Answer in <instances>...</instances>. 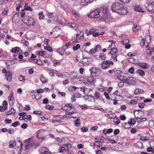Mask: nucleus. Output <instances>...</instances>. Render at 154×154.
<instances>
[{
	"mask_svg": "<svg viewBox=\"0 0 154 154\" xmlns=\"http://www.w3.org/2000/svg\"><path fill=\"white\" fill-rule=\"evenodd\" d=\"M111 9L113 12H116L120 15H125L128 12L126 8L124 7L122 4L118 2L113 3Z\"/></svg>",
	"mask_w": 154,
	"mask_h": 154,
	"instance_id": "1",
	"label": "nucleus"
},
{
	"mask_svg": "<svg viewBox=\"0 0 154 154\" xmlns=\"http://www.w3.org/2000/svg\"><path fill=\"white\" fill-rule=\"evenodd\" d=\"M100 16V20L105 21H106L108 18V15L107 13V8L103 7L102 8Z\"/></svg>",
	"mask_w": 154,
	"mask_h": 154,
	"instance_id": "2",
	"label": "nucleus"
},
{
	"mask_svg": "<svg viewBox=\"0 0 154 154\" xmlns=\"http://www.w3.org/2000/svg\"><path fill=\"white\" fill-rule=\"evenodd\" d=\"M91 75L95 77H98L100 73V71L99 69L94 67H91L89 69Z\"/></svg>",
	"mask_w": 154,
	"mask_h": 154,
	"instance_id": "3",
	"label": "nucleus"
},
{
	"mask_svg": "<svg viewBox=\"0 0 154 154\" xmlns=\"http://www.w3.org/2000/svg\"><path fill=\"white\" fill-rule=\"evenodd\" d=\"M113 65V62L111 60L103 61L102 64L101 66L103 69H107L109 67Z\"/></svg>",
	"mask_w": 154,
	"mask_h": 154,
	"instance_id": "4",
	"label": "nucleus"
},
{
	"mask_svg": "<svg viewBox=\"0 0 154 154\" xmlns=\"http://www.w3.org/2000/svg\"><path fill=\"white\" fill-rule=\"evenodd\" d=\"M100 12V10L96 9L91 12L88 15V16L89 17L91 18H97L100 17V15L99 14Z\"/></svg>",
	"mask_w": 154,
	"mask_h": 154,
	"instance_id": "5",
	"label": "nucleus"
},
{
	"mask_svg": "<svg viewBox=\"0 0 154 154\" xmlns=\"http://www.w3.org/2000/svg\"><path fill=\"white\" fill-rule=\"evenodd\" d=\"M45 130L43 129H41L37 131L36 137L39 139H44L46 136Z\"/></svg>",
	"mask_w": 154,
	"mask_h": 154,
	"instance_id": "6",
	"label": "nucleus"
},
{
	"mask_svg": "<svg viewBox=\"0 0 154 154\" xmlns=\"http://www.w3.org/2000/svg\"><path fill=\"white\" fill-rule=\"evenodd\" d=\"M136 82V79L132 77H125L124 82L128 84H132Z\"/></svg>",
	"mask_w": 154,
	"mask_h": 154,
	"instance_id": "7",
	"label": "nucleus"
},
{
	"mask_svg": "<svg viewBox=\"0 0 154 154\" xmlns=\"http://www.w3.org/2000/svg\"><path fill=\"white\" fill-rule=\"evenodd\" d=\"M85 80H86V79H84L83 77L80 78L78 76L73 77L71 79V80L72 82L77 83H78L79 82H81V80L84 82Z\"/></svg>",
	"mask_w": 154,
	"mask_h": 154,
	"instance_id": "8",
	"label": "nucleus"
},
{
	"mask_svg": "<svg viewBox=\"0 0 154 154\" xmlns=\"http://www.w3.org/2000/svg\"><path fill=\"white\" fill-rule=\"evenodd\" d=\"M60 30L57 27H55L53 29V32H51L50 33L51 35L54 34V35L55 38H57L59 36L60 34Z\"/></svg>",
	"mask_w": 154,
	"mask_h": 154,
	"instance_id": "9",
	"label": "nucleus"
},
{
	"mask_svg": "<svg viewBox=\"0 0 154 154\" xmlns=\"http://www.w3.org/2000/svg\"><path fill=\"white\" fill-rule=\"evenodd\" d=\"M152 4V2L150 3L148 2L145 4V6L147 11L153 13V7Z\"/></svg>",
	"mask_w": 154,
	"mask_h": 154,
	"instance_id": "10",
	"label": "nucleus"
},
{
	"mask_svg": "<svg viewBox=\"0 0 154 154\" xmlns=\"http://www.w3.org/2000/svg\"><path fill=\"white\" fill-rule=\"evenodd\" d=\"M12 72L11 71H8L5 74V77L8 82H10L11 81L12 79Z\"/></svg>",
	"mask_w": 154,
	"mask_h": 154,
	"instance_id": "11",
	"label": "nucleus"
},
{
	"mask_svg": "<svg viewBox=\"0 0 154 154\" xmlns=\"http://www.w3.org/2000/svg\"><path fill=\"white\" fill-rule=\"evenodd\" d=\"M83 32L81 31H78L76 34V41H79L84 37Z\"/></svg>",
	"mask_w": 154,
	"mask_h": 154,
	"instance_id": "12",
	"label": "nucleus"
},
{
	"mask_svg": "<svg viewBox=\"0 0 154 154\" xmlns=\"http://www.w3.org/2000/svg\"><path fill=\"white\" fill-rule=\"evenodd\" d=\"M26 23L28 25L31 26H34L35 23L33 19L30 17H28Z\"/></svg>",
	"mask_w": 154,
	"mask_h": 154,
	"instance_id": "13",
	"label": "nucleus"
},
{
	"mask_svg": "<svg viewBox=\"0 0 154 154\" xmlns=\"http://www.w3.org/2000/svg\"><path fill=\"white\" fill-rule=\"evenodd\" d=\"M87 81L88 82H89V83L93 85L94 84V83L95 82V78L92 76L91 75L90 77H89L87 79H86V80H85V81H84V83L85 85H86V83H85V82Z\"/></svg>",
	"mask_w": 154,
	"mask_h": 154,
	"instance_id": "14",
	"label": "nucleus"
},
{
	"mask_svg": "<svg viewBox=\"0 0 154 154\" xmlns=\"http://www.w3.org/2000/svg\"><path fill=\"white\" fill-rule=\"evenodd\" d=\"M136 123L135 121L133 119H131L130 121L128 122V124L125 123V128H128L130 127V125H134Z\"/></svg>",
	"mask_w": 154,
	"mask_h": 154,
	"instance_id": "15",
	"label": "nucleus"
},
{
	"mask_svg": "<svg viewBox=\"0 0 154 154\" xmlns=\"http://www.w3.org/2000/svg\"><path fill=\"white\" fill-rule=\"evenodd\" d=\"M140 112H142V111L141 110H139L134 111V115L135 116L136 119L137 120H138V119H140L142 121H140L141 122L146 121L147 120V119L146 118H141L140 117H139L138 116H135V113H137V114H138L139 113H140Z\"/></svg>",
	"mask_w": 154,
	"mask_h": 154,
	"instance_id": "16",
	"label": "nucleus"
},
{
	"mask_svg": "<svg viewBox=\"0 0 154 154\" xmlns=\"http://www.w3.org/2000/svg\"><path fill=\"white\" fill-rule=\"evenodd\" d=\"M85 100H88V101L91 102L93 101H95V98L93 96L90 95H85L83 97Z\"/></svg>",
	"mask_w": 154,
	"mask_h": 154,
	"instance_id": "17",
	"label": "nucleus"
},
{
	"mask_svg": "<svg viewBox=\"0 0 154 154\" xmlns=\"http://www.w3.org/2000/svg\"><path fill=\"white\" fill-rule=\"evenodd\" d=\"M147 54L149 56L151 55L153 53H154V48L153 47L150 49L148 46V44L146 47Z\"/></svg>",
	"mask_w": 154,
	"mask_h": 154,
	"instance_id": "18",
	"label": "nucleus"
},
{
	"mask_svg": "<svg viewBox=\"0 0 154 154\" xmlns=\"http://www.w3.org/2000/svg\"><path fill=\"white\" fill-rule=\"evenodd\" d=\"M67 26L69 27L72 28L75 30H77L78 29V25L74 23H68L67 24Z\"/></svg>",
	"mask_w": 154,
	"mask_h": 154,
	"instance_id": "19",
	"label": "nucleus"
},
{
	"mask_svg": "<svg viewBox=\"0 0 154 154\" xmlns=\"http://www.w3.org/2000/svg\"><path fill=\"white\" fill-rule=\"evenodd\" d=\"M34 142L33 140L31 139H28L26 140L25 143L27 146H31L34 143Z\"/></svg>",
	"mask_w": 154,
	"mask_h": 154,
	"instance_id": "20",
	"label": "nucleus"
},
{
	"mask_svg": "<svg viewBox=\"0 0 154 154\" xmlns=\"http://www.w3.org/2000/svg\"><path fill=\"white\" fill-rule=\"evenodd\" d=\"M72 107V104H68L62 107V109L66 111H69L71 109Z\"/></svg>",
	"mask_w": 154,
	"mask_h": 154,
	"instance_id": "21",
	"label": "nucleus"
},
{
	"mask_svg": "<svg viewBox=\"0 0 154 154\" xmlns=\"http://www.w3.org/2000/svg\"><path fill=\"white\" fill-rule=\"evenodd\" d=\"M137 64L140 66L144 69H146L149 67V65L146 63H137Z\"/></svg>",
	"mask_w": 154,
	"mask_h": 154,
	"instance_id": "22",
	"label": "nucleus"
},
{
	"mask_svg": "<svg viewBox=\"0 0 154 154\" xmlns=\"http://www.w3.org/2000/svg\"><path fill=\"white\" fill-rule=\"evenodd\" d=\"M16 144V142L14 140H11L9 143V147L12 148L14 147Z\"/></svg>",
	"mask_w": 154,
	"mask_h": 154,
	"instance_id": "23",
	"label": "nucleus"
},
{
	"mask_svg": "<svg viewBox=\"0 0 154 154\" xmlns=\"http://www.w3.org/2000/svg\"><path fill=\"white\" fill-rule=\"evenodd\" d=\"M80 121V119L78 118L74 122V124L75 126L79 127L81 125Z\"/></svg>",
	"mask_w": 154,
	"mask_h": 154,
	"instance_id": "24",
	"label": "nucleus"
},
{
	"mask_svg": "<svg viewBox=\"0 0 154 154\" xmlns=\"http://www.w3.org/2000/svg\"><path fill=\"white\" fill-rule=\"evenodd\" d=\"M110 50L109 52V54L112 55L115 54L118 52V50L117 48L115 47L110 48Z\"/></svg>",
	"mask_w": 154,
	"mask_h": 154,
	"instance_id": "25",
	"label": "nucleus"
},
{
	"mask_svg": "<svg viewBox=\"0 0 154 154\" xmlns=\"http://www.w3.org/2000/svg\"><path fill=\"white\" fill-rule=\"evenodd\" d=\"M134 10L138 12L142 11V9L138 5H136L134 7Z\"/></svg>",
	"mask_w": 154,
	"mask_h": 154,
	"instance_id": "26",
	"label": "nucleus"
},
{
	"mask_svg": "<svg viewBox=\"0 0 154 154\" xmlns=\"http://www.w3.org/2000/svg\"><path fill=\"white\" fill-rule=\"evenodd\" d=\"M40 80L43 83H46L48 82V79L45 78L43 75H42L40 76Z\"/></svg>",
	"mask_w": 154,
	"mask_h": 154,
	"instance_id": "27",
	"label": "nucleus"
},
{
	"mask_svg": "<svg viewBox=\"0 0 154 154\" xmlns=\"http://www.w3.org/2000/svg\"><path fill=\"white\" fill-rule=\"evenodd\" d=\"M95 97L97 100L100 99L102 97L100 95V93L98 91H96L94 94Z\"/></svg>",
	"mask_w": 154,
	"mask_h": 154,
	"instance_id": "28",
	"label": "nucleus"
},
{
	"mask_svg": "<svg viewBox=\"0 0 154 154\" xmlns=\"http://www.w3.org/2000/svg\"><path fill=\"white\" fill-rule=\"evenodd\" d=\"M144 92L143 91L139 88H136L134 91V93L136 94H137L138 93H142Z\"/></svg>",
	"mask_w": 154,
	"mask_h": 154,
	"instance_id": "29",
	"label": "nucleus"
},
{
	"mask_svg": "<svg viewBox=\"0 0 154 154\" xmlns=\"http://www.w3.org/2000/svg\"><path fill=\"white\" fill-rule=\"evenodd\" d=\"M110 42H112V43H111V44L109 45V46L107 48V50H110V48H113L115 47V45L114 43H115V42L113 41L112 40L110 41Z\"/></svg>",
	"mask_w": 154,
	"mask_h": 154,
	"instance_id": "30",
	"label": "nucleus"
},
{
	"mask_svg": "<svg viewBox=\"0 0 154 154\" xmlns=\"http://www.w3.org/2000/svg\"><path fill=\"white\" fill-rule=\"evenodd\" d=\"M44 48L45 50H47L48 51L50 52H51L53 51L52 47L49 45H48L47 46H45Z\"/></svg>",
	"mask_w": 154,
	"mask_h": 154,
	"instance_id": "31",
	"label": "nucleus"
},
{
	"mask_svg": "<svg viewBox=\"0 0 154 154\" xmlns=\"http://www.w3.org/2000/svg\"><path fill=\"white\" fill-rule=\"evenodd\" d=\"M128 60L131 63L135 64H137V61L136 60H134V59L132 57H130L128 59Z\"/></svg>",
	"mask_w": 154,
	"mask_h": 154,
	"instance_id": "32",
	"label": "nucleus"
},
{
	"mask_svg": "<svg viewBox=\"0 0 154 154\" xmlns=\"http://www.w3.org/2000/svg\"><path fill=\"white\" fill-rule=\"evenodd\" d=\"M24 9L26 10L29 11H32V8L31 7H29L28 6V4H25Z\"/></svg>",
	"mask_w": 154,
	"mask_h": 154,
	"instance_id": "33",
	"label": "nucleus"
},
{
	"mask_svg": "<svg viewBox=\"0 0 154 154\" xmlns=\"http://www.w3.org/2000/svg\"><path fill=\"white\" fill-rule=\"evenodd\" d=\"M137 54V51H135L134 52H129L128 54V56L129 57H134Z\"/></svg>",
	"mask_w": 154,
	"mask_h": 154,
	"instance_id": "34",
	"label": "nucleus"
},
{
	"mask_svg": "<svg viewBox=\"0 0 154 154\" xmlns=\"http://www.w3.org/2000/svg\"><path fill=\"white\" fill-rule=\"evenodd\" d=\"M125 76L120 75L117 76V78L118 79H119L120 81H122L123 82H124V80H125Z\"/></svg>",
	"mask_w": 154,
	"mask_h": 154,
	"instance_id": "35",
	"label": "nucleus"
},
{
	"mask_svg": "<svg viewBox=\"0 0 154 154\" xmlns=\"http://www.w3.org/2000/svg\"><path fill=\"white\" fill-rule=\"evenodd\" d=\"M140 27L136 25L135 26H134L133 28V30L134 32H136L140 30Z\"/></svg>",
	"mask_w": 154,
	"mask_h": 154,
	"instance_id": "36",
	"label": "nucleus"
},
{
	"mask_svg": "<svg viewBox=\"0 0 154 154\" xmlns=\"http://www.w3.org/2000/svg\"><path fill=\"white\" fill-rule=\"evenodd\" d=\"M19 51V48L18 47H15L12 48L11 51L14 53H18Z\"/></svg>",
	"mask_w": 154,
	"mask_h": 154,
	"instance_id": "37",
	"label": "nucleus"
},
{
	"mask_svg": "<svg viewBox=\"0 0 154 154\" xmlns=\"http://www.w3.org/2000/svg\"><path fill=\"white\" fill-rule=\"evenodd\" d=\"M19 80L20 81L23 82L26 80L25 77L23 75H20L18 78Z\"/></svg>",
	"mask_w": 154,
	"mask_h": 154,
	"instance_id": "38",
	"label": "nucleus"
},
{
	"mask_svg": "<svg viewBox=\"0 0 154 154\" xmlns=\"http://www.w3.org/2000/svg\"><path fill=\"white\" fill-rule=\"evenodd\" d=\"M61 62V60H54L53 63L54 66H56L58 64L60 63Z\"/></svg>",
	"mask_w": 154,
	"mask_h": 154,
	"instance_id": "39",
	"label": "nucleus"
},
{
	"mask_svg": "<svg viewBox=\"0 0 154 154\" xmlns=\"http://www.w3.org/2000/svg\"><path fill=\"white\" fill-rule=\"evenodd\" d=\"M113 122L116 124L118 125L120 123V120L119 119L116 117L114 119Z\"/></svg>",
	"mask_w": 154,
	"mask_h": 154,
	"instance_id": "40",
	"label": "nucleus"
},
{
	"mask_svg": "<svg viewBox=\"0 0 154 154\" xmlns=\"http://www.w3.org/2000/svg\"><path fill=\"white\" fill-rule=\"evenodd\" d=\"M36 63L38 65H42L43 64V62L41 60H36Z\"/></svg>",
	"mask_w": 154,
	"mask_h": 154,
	"instance_id": "41",
	"label": "nucleus"
},
{
	"mask_svg": "<svg viewBox=\"0 0 154 154\" xmlns=\"http://www.w3.org/2000/svg\"><path fill=\"white\" fill-rule=\"evenodd\" d=\"M137 72L139 75L141 76H144L145 75V72L144 71L141 69H138L137 70Z\"/></svg>",
	"mask_w": 154,
	"mask_h": 154,
	"instance_id": "42",
	"label": "nucleus"
},
{
	"mask_svg": "<svg viewBox=\"0 0 154 154\" xmlns=\"http://www.w3.org/2000/svg\"><path fill=\"white\" fill-rule=\"evenodd\" d=\"M80 48V45L78 44L76 45L75 46H74L73 47V49L74 51H76L78 49Z\"/></svg>",
	"mask_w": 154,
	"mask_h": 154,
	"instance_id": "43",
	"label": "nucleus"
},
{
	"mask_svg": "<svg viewBox=\"0 0 154 154\" xmlns=\"http://www.w3.org/2000/svg\"><path fill=\"white\" fill-rule=\"evenodd\" d=\"M95 140H95V143L97 144V146H102V143H101V142L100 141H99L97 140V139H95Z\"/></svg>",
	"mask_w": 154,
	"mask_h": 154,
	"instance_id": "44",
	"label": "nucleus"
},
{
	"mask_svg": "<svg viewBox=\"0 0 154 154\" xmlns=\"http://www.w3.org/2000/svg\"><path fill=\"white\" fill-rule=\"evenodd\" d=\"M96 50L95 51H100L101 50V47L100 45H97L96 46L95 48Z\"/></svg>",
	"mask_w": 154,
	"mask_h": 154,
	"instance_id": "45",
	"label": "nucleus"
},
{
	"mask_svg": "<svg viewBox=\"0 0 154 154\" xmlns=\"http://www.w3.org/2000/svg\"><path fill=\"white\" fill-rule=\"evenodd\" d=\"M99 57L102 60H105L106 58L105 57V54L103 53H101L99 56Z\"/></svg>",
	"mask_w": 154,
	"mask_h": 154,
	"instance_id": "46",
	"label": "nucleus"
},
{
	"mask_svg": "<svg viewBox=\"0 0 154 154\" xmlns=\"http://www.w3.org/2000/svg\"><path fill=\"white\" fill-rule=\"evenodd\" d=\"M104 116L110 119H112L113 117H114V116L112 114H105Z\"/></svg>",
	"mask_w": 154,
	"mask_h": 154,
	"instance_id": "47",
	"label": "nucleus"
},
{
	"mask_svg": "<svg viewBox=\"0 0 154 154\" xmlns=\"http://www.w3.org/2000/svg\"><path fill=\"white\" fill-rule=\"evenodd\" d=\"M54 107V106H51L50 105H48L46 106L45 108L46 109L51 110L53 109Z\"/></svg>",
	"mask_w": 154,
	"mask_h": 154,
	"instance_id": "48",
	"label": "nucleus"
},
{
	"mask_svg": "<svg viewBox=\"0 0 154 154\" xmlns=\"http://www.w3.org/2000/svg\"><path fill=\"white\" fill-rule=\"evenodd\" d=\"M20 124V122L18 121H16L12 124V126L14 127L18 126Z\"/></svg>",
	"mask_w": 154,
	"mask_h": 154,
	"instance_id": "49",
	"label": "nucleus"
},
{
	"mask_svg": "<svg viewBox=\"0 0 154 154\" xmlns=\"http://www.w3.org/2000/svg\"><path fill=\"white\" fill-rule=\"evenodd\" d=\"M44 18V16L42 12H41L39 13V19H43Z\"/></svg>",
	"mask_w": 154,
	"mask_h": 154,
	"instance_id": "50",
	"label": "nucleus"
},
{
	"mask_svg": "<svg viewBox=\"0 0 154 154\" xmlns=\"http://www.w3.org/2000/svg\"><path fill=\"white\" fill-rule=\"evenodd\" d=\"M137 101H135L134 100H132L130 101L129 103L131 105H134L137 104Z\"/></svg>",
	"mask_w": 154,
	"mask_h": 154,
	"instance_id": "51",
	"label": "nucleus"
},
{
	"mask_svg": "<svg viewBox=\"0 0 154 154\" xmlns=\"http://www.w3.org/2000/svg\"><path fill=\"white\" fill-rule=\"evenodd\" d=\"M21 41L23 42V43L24 44V45L26 46H28L29 45V42L26 40L23 39V40H21Z\"/></svg>",
	"mask_w": 154,
	"mask_h": 154,
	"instance_id": "52",
	"label": "nucleus"
},
{
	"mask_svg": "<svg viewBox=\"0 0 154 154\" xmlns=\"http://www.w3.org/2000/svg\"><path fill=\"white\" fill-rule=\"evenodd\" d=\"M8 99L9 100L14 99L13 95V92H11L9 95L8 97Z\"/></svg>",
	"mask_w": 154,
	"mask_h": 154,
	"instance_id": "53",
	"label": "nucleus"
},
{
	"mask_svg": "<svg viewBox=\"0 0 154 154\" xmlns=\"http://www.w3.org/2000/svg\"><path fill=\"white\" fill-rule=\"evenodd\" d=\"M129 42V40L128 39H125L122 41H121V43L122 44H126Z\"/></svg>",
	"mask_w": 154,
	"mask_h": 154,
	"instance_id": "54",
	"label": "nucleus"
},
{
	"mask_svg": "<svg viewBox=\"0 0 154 154\" xmlns=\"http://www.w3.org/2000/svg\"><path fill=\"white\" fill-rule=\"evenodd\" d=\"M59 149L60 152H63L65 151V148L63 146L60 147Z\"/></svg>",
	"mask_w": 154,
	"mask_h": 154,
	"instance_id": "55",
	"label": "nucleus"
},
{
	"mask_svg": "<svg viewBox=\"0 0 154 154\" xmlns=\"http://www.w3.org/2000/svg\"><path fill=\"white\" fill-rule=\"evenodd\" d=\"M2 105L4 107V108H6V109H8V107H7L8 103L6 101H4L3 102Z\"/></svg>",
	"mask_w": 154,
	"mask_h": 154,
	"instance_id": "56",
	"label": "nucleus"
},
{
	"mask_svg": "<svg viewBox=\"0 0 154 154\" xmlns=\"http://www.w3.org/2000/svg\"><path fill=\"white\" fill-rule=\"evenodd\" d=\"M12 122V120L11 119H6L5 120V122L6 124H10Z\"/></svg>",
	"mask_w": 154,
	"mask_h": 154,
	"instance_id": "57",
	"label": "nucleus"
},
{
	"mask_svg": "<svg viewBox=\"0 0 154 154\" xmlns=\"http://www.w3.org/2000/svg\"><path fill=\"white\" fill-rule=\"evenodd\" d=\"M14 102V99L9 100L8 102L10 106L12 105Z\"/></svg>",
	"mask_w": 154,
	"mask_h": 154,
	"instance_id": "58",
	"label": "nucleus"
},
{
	"mask_svg": "<svg viewBox=\"0 0 154 154\" xmlns=\"http://www.w3.org/2000/svg\"><path fill=\"white\" fill-rule=\"evenodd\" d=\"M104 95L105 96L106 98L108 100H110V97L109 96L108 93L107 92H105L104 93Z\"/></svg>",
	"mask_w": 154,
	"mask_h": 154,
	"instance_id": "59",
	"label": "nucleus"
},
{
	"mask_svg": "<svg viewBox=\"0 0 154 154\" xmlns=\"http://www.w3.org/2000/svg\"><path fill=\"white\" fill-rule=\"evenodd\" d=\"M94 0H82V2H85L87 5L92 3Z\"/></svg>",
	"mask_w": 154,
	"mask_h": 154,
	"instance_id": "60",
	"label": "nucleus"
},
{
	"mask_svg": "<svg viewBox=\"0 0 154 154\" xmlns=\"http://www.w3.org/2000/svg\"><path fill=\"white\" fill-rule=\"evenodd\" d=\"M139 107L140 108H143L145 105V104L144 103H139L138 104Z\"/></svg>",
	"mask_w": 154,
	"mask_h": 154,
	"instance_id": "61",
	"label": "nucleus"
},
{
	"mask_svg": "<svg viewBox=\"0 0 154 154\" xmlns=\"http://www.w3.org/2000/svg\"><path fill=\"white\" fill-rule=\"evenodd\" d=\"M148 138L146 137L142 136L140 137V139L143 141H145L148 139Z\"/></svg>",
	"mask_w": 154,
	"mask_h": 154,
	"instance_id": "62",
	"label": "nucleus"
},
{
	"mask_svg": "<svg viewBox=\"0 0 154 154\" xmlns=\"http://www.w3.org/2000/svg\"><path fill=\"white\" fill-rule=\"evenodd\" d=\"M88 131V129L87 128L84 127L81 128V131L83 132H86Z\"/></svg>",
	"mask_w": 154,
	"mask_h": 154,
	"instance_id": "63",
	"label": "nucleus"
},
{
	"mask_svg": "<svg viewBox=\"0 0 154 154\" xmlns=\"http://www.w3.org/2000/svg\"><path fill=\"white\" fill-rule=\"evenodd\" d=\"M49 102L47 98H45L43 100V103L44 104L48 103Z\"/></svg>",
	"mask_w": 154,
	"mask_h": 154,
	"instance_id": "64",
	"label": "nucleus"
}]
</instances>
